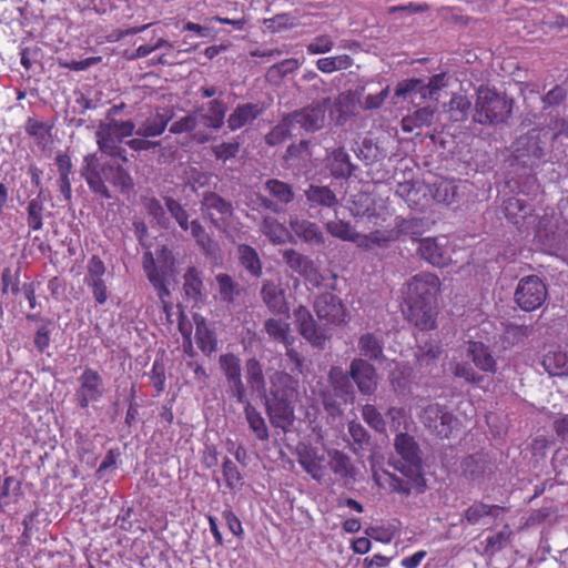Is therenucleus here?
Listing matches in <instances>:
<instances>
[{
  "mask_svg": "<svg viewBox=\"0 0 568 568\" xmlns=\"http://www.w3.org/2000/svg\"><path fill=\"white\" fill-rule=\"evenodd\" d=\"M349 376L364 395L373 394L377 388V372L364 358H354L349 365Z\"/></svg>",
  "mask_w": 568,
  "mask_h": 568,
  "instance_id": "2eb2a0df",
  "label": "nucleus"
},
{
  "mask_svg": "<svg viewBox=\"0 0 568 568\" xmlns=\"http://www.w3.org/2000/svg\"><path fill=\"white\" fill-rule=\"evenodd\" d=\"M240 142H222L220 144L212 145L211 151L216 160L226 162L235 158L240 151Z\"/></svg>",
  "mask_w": 568,
  "mask_h": 568,
  "instance_id": "bf43d9fd",
  "label": "nucleus"
},
{
  "mask_svg": "<svg viewBox=\"0 0 568 568\" xmlns=\"http://www.w3.org/2000/svg\"><path fill=\"white\" fill-rule=\"evenodd\" d=\"M351 376L339 366H332L328 372V382L338 396H346L352 392Z\"/></svg>",
  "mask_w": 568,
  "mask_h": 568,
  "instance_id": "37998d69",
  "label": "nucleus"
},
{
  "mask_svg": "<svg viewBox=\"0 0 568 568\" xmlns=\"http://www.w3.org/2000/svg\"><path fill=\"white\" fill-rule=\"evenodd\" d=\"M165 206H166L168 211L170 212V214L172 215V217L176 221L179 226L183 231H190V222L191 221H189L190 215H189L187 211L178 201H175L172 197L165 199Z\"/></svg>",
  "mask_w": 568,
  "mask_h": 568,
  "instance_id": "6e6d98bb",
  "label": "nucleus"
},
{
  "mask_svg": "<svg viewBox=\"0 0 568 568\" xmlns=\"http://www.w3.org/2000/svg\"><path fill=\"white\" fill-rule=\"evenodd\" d=\"M326 230L332 236L348 242H351L355 232V230L351 226L349 223L344 222L342 220L328 222L326 224Z\"/></svg>",
  "mask_w": 568,
  "mask_h": 568,
  "instance_id": "680f3d73",
  "label": "nucleus"
},
{
  "mask_svg": "<svg viewBox=\"0 0 568 568\" xmlns=\"http://www.w3.org/2000/svg\"><path fill=\"white\" fill-rule=\"evenodd\" d=\"M81 175L84 178L89 189L102 199L112 197L104 179L122 192H128L133 187L131 175L120 165L105 164L100 168V160L95 153L84 156Z\"/></svg>",
  "mask_w": 568,
  "mask_h": 568,
  "instance_id": "f03ea898",
  "label": "nucleus"
},
{
  "mask_svg": "<svg viewBox=\"0 0 568 568\" xmlns=\"http://www.w3.org/2000/svg\"><path fill=\"white\" fill-rule=\"evenodd\" d=\"M329 104L331 100L326 98L322 102L313 103L288 114L287 116L296 132L300 130L305 132H315L324 126L326 119L325 114Z\"/></svg>",
  "mask_w": 568,
  "mask_h": 568,
  "instance_id": "423d86ee",
  "label": "nucleus"
},
{
  "mask_svg": "<svg viewBox=\"0 0 568 568\" xmlns=\"http://www.w3.org/2000/svg\"><path fill=\"white\" fill-rule=\"evenodd\" d=\"M503 508L497 505H486L484 503H475L469 506L465 513L464 518L469 525H477L484 517L497 516V511Z\"/></svg>",
  "mask_w": 568,
  "mask_h": 568,
  "instance_id": "de8ad7c7",
  "label": "nucleus"
},
{
  "mask_svg": "<svg viewBox=\"0 0 568 568\" xmlns=\"http://www.w3.org/2000/svg\"><path fill=\"white\" fill-rule=\"evenodd\" d=\"M265 108L261 103H243L239 104L229 115L226 122L230 131H237L248 124H252L260 115L263 114Z\"/></svg>",
  "mask_w": 568,
  "mask_h": 568,
  "instance_id": "b1692460",
  "label": "nucleus"
},
{
  "mask_svg": "<svg viewBox=\"0 0 568 568\" xmlns=\"http://www.w3.org/2000/svg\"><path fill=\"white\" fill-rule=\"evenodd\" d=\"M144 270L146 272L149 281L158 290L159 298L161 300V302L163 304V310L169 317L170 310L172 308V306L165 302V297L169 296L170 292L165 285L166 273H165L164 268L158 267L154 264V261L151 260L150 262L144 263Z\"/></svg>",
  "mask_w": 568,
  "mask_h": 568,
  "instance_id": "7c9ffc66",
  "label": "nucleus"
},
{
  "mask_svg": "<svg viewBox=\"0 0 568 568\" xmlns=\"http://www.w3.org/2000/svg\"><path fill=\"white\" fill-rule=\"evenodd\" d=\"M296 134V131L286 115L282 121L275 125L265 136V141L270 145H278L285 142L288 138Z\"/></svg>",
  "mask_w": 568,
  "mask_h": 568,
  "instance_id": "49530a36",
  "label": "nucleus"
},
{
  "mask_svg": "<svg viewBox=\"0 0 568 568\" xmlns=\"http://www.w3.org/2000/svg\"><path fill=\"white\" fill-rule=\"evenodd\" d=\"M222 468L227 487L234 488L242 479L237 466L230 458H226Z\"/></svg>",
  "mask_w": 568,
  "mask_h": 568,
  "instance_id": "774afa93",
  "label": "nucleus"
},
{
  "mask_svg": "<svg viewBox=\"0 0 568 568\" xmlns=\"http://www.w3.org/2000/svg\"><path fill=\"white\" fill-rule=\"evenodd\" d=\"M264 189L272 199L258 195L257 201L262 207L272 213L283 212L285 206L294 200L292 186L283 181L270 179L264 183Z\"/></svg>",
  "mask_w": 568,
  "mask_h": 568,
  "instance_id": "1a4fd4ad",
  "label": "nucleus"
},
{
  "mask_svg": "<svg viewBox=\"0 0 568 568\" xmlns=\"http://www.w3.org/2000/svg\"><path fill=\"white\" fill-rule=\"evenodd\" d=\"M334 48V40L328 34H321L312 39L307 45L306 51L308 54H324Z\"/></svg>",
  "mask_w": 568,
  "mask_h": 568,
  "instance_id": "052dcab7",
  "label": "nucleus"
},
{
  "mask_svg": "<svg viewBox=\"0 0 568 568\" xmlns=\"http://www.w3.org/2000/svg\"><path fill=\"white\" fill-rule=\"evenodd\" d=\"M388 425L392 432H396L399 434L400 432H406L408 429L409 420L406 415V412L403 408L392 407L387 413Z\"/></svg>",
  "mask_w": 568,
  "mask_h": 568,
  "instance_id": "13d9d810",
  "label": "nucleus"
},
{
  "mask_svg": "<svg viewBox=\"0 0 568 568\" xmlns=\"http://www.w3.org/2000/svg\"><path fill=\"white\" fill-rule=\"evenodd\" d=\"M50 200V194L44 189H40L37 196L31 199L27 205V223L32 231H40L43 227V220L51 213L45 209V202Z\"/></svg>",
  "mask_w": 568,
  "mask_h": 568,
  "instance_id": "a878e982",
  "label": "nucleus"
},
{
  "mask_svg": "<svg viewBox=\"0 0 568 568\" xmlns=\"http://www.w3.org/2000/svg\"><path fill=\"white\" fill-rule=\"evenodd\" d=\"M244 414L250 429L254 433L258 440H267L270 437L265 419L261 413L245 398Z\"/></svg>",
  "mask_w": 568,
  "mask_h": 568,
  "instance_id": "4c0bfd02",
  "label": "nucleus"
},
{
  "mask_svg": "<svg viewBox=\"0 0 568 568\" xmlns=\"http://www.w3.org/2000/svg\"><path fill=\"white\" fill-rule=\"evenodd\" d=\"M134 123L131 121H116L114 119L101 123L95 133L100 151H111L113 145H121L124 138L132 135Z\"/></svg>",
  "mask_w": 568,
  "mask_h": 568,
  "instance_id": "6e6552de",
  "label": "nucleus"
},
{
  "mask_svg": "<svg viewBox=\"0 0 568 568\" xmlns=\"http://www.w3.org/2000/svg\"><path fill=\"white\" fill-rule=\"evenodd\" d=\"M447 85V79L445 73H438L433 75L428 83L425 84L419 79H410L399 83L395 90L397 97H407L419 94L422 98L434 99L435 94Z\"/></svg>",
  "mask_w": 568,
  "mask_h": 568,
  "instance_id": "ddd939ff",
  "label": "nucleus"
},
{
  "mask_svg": "<svg viewBox=\"0 0 568 568\" xmlns=\"http://www.w3.org/2000/svg\"><path fill=\"white\" fill-rule=\"evenodd\" d=\"M271 398L295 400L298 395V381L287 373L275 372L270 377Z\"/></svg>",
  "mask_w": 568,
  "mask_h": 568,
  "instance_id": "4be33fe9",
  "label": "nucleus"
},
{
  "mask_svg": "<svg viewBox=\"0 0 568 568\" xmlns=\"http://www.w3.org/2000/svg\"><path fill=\"white\" fill-rule=\"evenodd\" d=\"M327 169L334 178H348L353 172V164L343 148L334 150L327 156Z\"/></svg>",
  "mask_w": 568,
  "mask_h": 568,
  "instance_id": "f704fd0d",
  "label": "nucleus"
},
{
  "mask_svg": "<svg viewBox=\"0 0 568 568\" xmlns=\"http://www.w3.org/2000/svg\"><path fill=\"white\" fill-rule=\"evenodd\" d=\"M328 466L331 470L339 478L351 477L353 474V466L347 455L339 450L328 452Z\"/></svg>",
  "mask_w": 568,
  "mask_h": 568,
  "instance_id": "c03bdc74",
  "label": "nucleus"
},
{
  "mask_svg": "<svg viewBox=\"0 0 568 568\" xmlns=\"http://www.w3.org/2000/svg\"><path fill=\"white\" fill-rule=\"evenodd\" d=\"M453 374L455 377L463 378L470 384H479L484 379L468 363H455Z\"/></svg>",
  "mask_w": 568,
  "mask_h": 568,
  "instance_id": "338daca9",
  "label": "nucleus"
},
{
  "mask_svg": "<svg viewBox=\"0 0 568 568\" xmlns=\"http://www.w3.org/2000/svg\"><path fill=\"white\" fill-rule=\"evenodd\" d=\"M104 393L103 381L98 372L85 368L79 377V388L75 396L81 408H87L91 402H98Z\"/></svg>",
  "mask_w": 568,
  "mask_h": 568,
  "instance_id": "4468645a",
  "label": "nucleus"
},
{
  "mask_svg": "<svg viewBox=\"0 0 568 568\" xmlns=\"http://www.w3.org/2000/svg\"><path fill=\"white\" fill-rule=\"evenodd\" d=\"M283 261L294 272L301 276L307 274L312 270L313 261L293 248H286L282 251Z\"/></svg>",
  "mask_w": 568,
  "mask_h": 568,
  "instance_id": "79ce46f5",
  "label": "nucleus"
},
{
  "mask_svg": "<svg viewBox=\"0 0 568 568\" xmlns=\"http://www.w3.org/2000/svg\"><path fill=\"white\" fill-rule=\"evenodd\" d=\"M174 111L170 108H158L154 112L140 123L135 133L144 138H154L161 135L169 122L173 119Z\"/></svg>",
  "mask_w": 568,
  "mask_h": 568,
  "instance_id": "6ab92c4d",
  "label": "nucleus"
},
{
  "mask_svg": "<svg viewBox=\"0 0 568 568\" xmlns=\"http://www.w3.org/2000/svg\"><path fill=\"white\" fill-rule=\"evenodd\" d=\"M219 364L229 384L230 394L237 403H245L246 388L242 381L241 359L227 353L220 356Z\"/></svg>",
  "mask_w": 568,
  "mask_h": 568,
  "instance_id": "9b49d317",
  "label": "nucleus"
},
{
  "mask_svg": "<svg viewBox=\"0 0 568 568\" xmlns=\"http://www.w3.org/2000/svg\"><path fill=\"white\" fill-rule=\"evenodd\" d=\"M104 274V263L98 256H92L88 262V274L84 282L92 288L93 296L99 304H103L108 300V290L103 281Z\"/></svg>",
  "mask_w": 568,
  "mask_h": 568,
  "instance_id": "aec40b11",
  "label": "nucleus"
},
{
  "mask_svg": "<svg viewBox=\"0 0 568 568\" xmlns=\"http://www.w3.org/2000/svg\"><path fill=\"white\" fill-rule=\"evenodd\" d=\"M363 419L375 430L384 432L385 430V420L382 414L376 409L373 405H365L362 409Z\"/></svg>",
  "mask_w": 568,
  "mask_h": 568,
  "instance_id": "69168bd1",
  "label": "nucleus"
},
{
  "mask_svg": "<svg viewBox=\"0 0 568 568\" xmlns=\"http://www.w3.org/2000/svg\"><path fill=\"white\" fill-rule=\"evenodd\" d=\"M457 185L454 181L440 180L435 182L432 187H428L433 199L438 203L452 204L457 196Z\"/></svg>",
  "mask_w": 568,
  "mask_h": 568,
  "instance_id": "a19ab883",
  "label": "nucleus"
},
{
  "mask_svg": "<svg viewBox=\"0 0 568 568\" xmlns=\"http://www.w3.org/2000/svg\"><path fill=\"white\" fill-rule=\"evenodd\" d=\"M294 400L271 398L266 403V412L274 427L286 429L294 422Z\"/></svg>",
  "mask_w": 568,
  "mask_h": 568,
  "instance_id": "5701e85b",
  "label": "nucleus"
},
{
  "mask_svg": "<svg viewBox=\"0 0 568 568\" xmlns=\"http://www.w3.org/2000/svg\"><path fill=\"white\" fill-rule=\"evenodd\" d=\"M394 447L397 455L400 457V459L392 463L394 468L408 478H414L419 475L422 457L419 446L415 438L406 432H400L395 436Z\"/></svg>",
  "mask_w": 568,
  "mask_h": 568,
  "instance_id": "20e7f679",
  "label": "nucleus"
},
{
  "mask_svg": "<svg viewBox=\"0 0 568 568\" xmlns=\"http://www.w3.org/2000/svg\"><path fill=\"white\" fill-rule=\"evenodd\" d=\"M195 341L199 348L205 354H211L216 351V338L206 327L203 320L201 322L196 321Z\"/></svg>",
  "mask_w": 568,
  "mask_h": 568,
  "instance_id": "603ef678",
  "label": "nucleus"
},
{
  "mask_svg": "<svg viewBox=\"0 0 568 568\" xmlns=\"http://www.w3.org/2000/svg\"><path fill=\"white\" fill-rule=\"evenodd\" d=\"M353 59L348 54L321 58L316 61V68L323 73H332L348 69Z\"/></svg>",
  "mask_w": 568,
  "mask_h": 568,
  "instance_id": "3c124183",
  "label": "nucleus"
},
{
  "mask_svg": "<svg viewBox=\"0 0 568 568\" xmlns=\"http://www.w3.org/2000/svg\"><path fill=\"white\" fill-rule=\"evenodd\" d=\"M215 280L219 285L221 300L227 303L233 302L239 293L237 284L227 274H217Z\"/></svg>",
  "mask_w": 568,
  "mask_h": 568,
  "instance_id": "5fc2aeb1",
  "label": "nucleus"
},
{
  "mask_svg": "<svg viewBox=\"0 0 568 568\" xmlns=\"http://www.w3.org/2000/svg\"><path fill=\"white\" fill-rule=\"evenodd\" d=\"M296 453L297 462L303 469L316 481H322L326 460L324 454L308 445L298 446Z\"/></svg>",
  "mask_w": 568,
  "mask_h": 568,
  "instance_id": "f3484780",
  "label": "nucleus"
},
{
  "mask_svg": "<svg viewBox=\"0 0 568 568\" xmlns=\"http://www.w3.org/2000/svg\"><path fill=\"white\" fill-rule=\"evenodd\" d=\"M357 156L366 164L375 163L385 158V153L372 141H364L358 149Z\"/></svg>",
  "mask_w": 568,
  "mask_h": 568,
  "instance_id": "e2e57ef3",
  "label": "nucleus"
},
{
  "mask_svg": "<svg viewBox=\"0 0 568 568\" xmlns=\"http://www.w3.org/2000/svg\"><path fill=\"white\" fill-rule=\"evenodd\" d=\"M420 423L440 438H448L457 424L456 418L439 404H429L419 415Z\"/></svg>",
  "mask_w": 568,
  "mask_h": 568,
  "instance_id": "0eeeda50",
  "label": "nucleus"
},
{
  "mask_svg": "<svg viewBox=\"0 0 568 568\" xmlns=\"http://www.w3.org/2000/svg\"><path fill=\"white\" fill-rule=\"evenodd\" d=\"M446 237H425L419 241L418 254L434 266L443 267L450 257L446 248Z\"/></svg>",
  "mask_w": 568,
  "mask_h": 568,
  "instance_id": "dca6fc26",
  "label": "nucleus"
},
{
  "mask_svg": "<svg viewBox=\"0 0 568 568\" xmlns=\"http://www.w3.org/2000/svg\"><path fill=\"white\" fill-rule=\"evenodd\" d=\"M264 329L268 337L275 342L282 343L285 347L293 345L295 337L290 334V324L280 318H268L264 323Z\"/></svg>",
  "mask_w": 568,
  "mask_h": 568,
  "instance_id": "c9c22d12",
  "label": "nucleus"
},
{
  "mask_svg": "<svg viewBox=\"0 0 568 568\" xmlns=\"http://www.w3.org/2000/svg\"><path fill=\"white\" fill-rule=\"evenodd\" d=\"M185 295L197 302L202 297L203 282L200 272L191 267L184 274V284H183Z\"/></svg>",
  "mask_w": 568,
  "mask_h": 568,
  "instance_id": "09e8293b",
  "label": "nucleus"
},
{
  "mask_svg": "<svg viewBox=\"0 0 568 568\" xmlns=\"http://www.w3.org/2000/svg\"><path fill=\"white\" fill-rule=\"evenodd\" d=\"M427 190L428 186L423 183L408 181L399 183L395 194L403 199L409 207L422 211L429 204Z\"/></svg>",
  "mask_w": 568,
  "mask_h": 568,
  "instance_id": "412c9836",
  "label": "nucleus"
},
{
  "mask_svg": "<svg viewBox=\"0 0 568 568\" xmlns=\"http://www.w3.org/2000/svg\"><path fill=\"white\" fill-rule=\"evenodd\" d=\"M310 207H335L338 203L336 194L328 186L310 185L305 191Z\"/></svg>",
  "mask_w": 568,
  "mask_h": 568,
  "instance_id": "473e14b6",
  "label": "nucleus"
},
{
  "mask_svg": "<svg viewBox=\"0 0 568 568\" xmlns=\"http://www.w3.org/2000/svg\"><path fill=\"white\" fill-rule=\"evenodd\" d=\"M547 295L544 282L536 275H529L519 281L515 291V302L521 310L530 312L539 308Z\"/></svg>",
  "mask_w": 568,
  "mask_h": 568,
  "instance_id": "39448f33",
  "label": "nucleus"
},
{
  "mask_svg": "<svg viewBox=\"0 0 568 568\" xmlns=\"http://www.w3.org/2000/svg\"><path fill=\"white\" fill-rule=\"evenodd\" d=\"M542 366L550 375H568V345L549 349L544 355Z\"/></svg>",
  "mask_w": 568,
  "mask_h": 568,
  "instance_id": "cd10ccee",
  "label": "nucleus"
},
{
  "mask_svg": "<svg viewBox=\"0 0 568 568\" xmlns=\"http://www.w3.org/2000/svg\"><path fill=\"white\" fill-rule=\"evenodd\" d=\"M359 354L371 361L383 357V342L373 333H365L358 338Z\"/></svg>",
  "mask_w": 568,
  "mask_h": 568,
  "instance_id": "58836bf2",
  "label": "nucleus"
},
{
  "mask_svg": "<svg viewBox=\"0 0 568 568\" xmlns=\"http://www.w3.org/2000/svg\"><path fill=\"white\" fill-rule=\"evenodd\" d=\"M245 377L246 382L253 390H264L265 379L263 374V367L261 363L252 357L245 363Z\"/></svg>",
  "mask_w": 568,
  "mask_h": 568,
  "instance_id": "8fccbe9b",
  "label": "nucleus"
},
{
  "mask_svg": "<svg viewBox=\"0 0 568 568\" xmlns=\"http://www.w3.org/2000/svg\"><path fill=\"white\" fill-rule=\"evenodd\" d=\"M442 354L440 345L435 341L425 342L418 345L415 351L416 363L419 368L432 372L436 366V361Z\"/></svg>",
  "mask_w": 568,
  "mask_h": 568,
  "instance_id": "72a5a7b5",
  "label": "nucleus"
},
{
  "mask_svg": "<svg viewBox=\"0 0 568 568\" xmlns=\"http://www.w3.org/2000/svg\"><path fill=\"white\" fill-rule=\"evenodd\" d=\"M226 111L225 102L214 99L202 105L196 112L202 113V120L207 128L219 130L224 124Z\"/></svg>",
  "mask_w": 568,
  "mask_h": 568,
  "instance_id": "c85d7f7f",
  "label": "nucleus"
},
{
  "mask_svg": "<svg viewBox=\"0 0 568 568\" xmlns=\"http://www.w3.org/2000/svg\"><path fill=\"white\" fill-rule=\"evenodd\" d=\"M237 254L241 265L255 277L262 274V263L257 252L250 245L241 244L237 247Z\"/></svg>",
  "mask_w": 568,
  "mask_h": 568,
  "instance_id": "ea45409f",
  "label": "nucleus"
},
{
  "mask_svg": "<svg viewBox=\"0 0 568 568\" xmlns=\"http://www.w3.org/2000/svg\"><path fill=\"white\" fill-rule=\"evenodd\" d=\"M199 122L197 112H192L186 114L185 116L176 120L170 126V132L173 134H182L192 132Z\"/></svg>",
  "mask_w": 568,
  "mask_h": 568,
  "instance_id": "0e129e2a",
  "label": "nucleus"
},
{
  "mask_svg": "<svg viewBox=\"0 0 568 568\" xmlns=\"http://www.w3.org/2000/svg\"><path fill=\"white\" fill-rule=\"evenodd\" d=\"M314 311L320 321L327 326H338L346 323V307L336 295L332 293L321 294L314 303Z\"/></svg>",
  "mask_w": 568,
  "mask_h": 568,
  "instance_id": "9d476101",
  "label": "nucleus"
},
{
  "mask_svg": "<svg viewBox=\"0 0 568 568\" xmlns=\"http://www.w3.org/2000/svg\"><path fill=\"white\" fill-rule=\"evenodd\" d=\"M201 210L217 229H222L233 215L232 203L214 192L204 193Z\"/></svg>",
  "mask_w": 568,
  "mask_h": 568,
  "instance_id": "f8f14e48",
  "label": "nucleus"
},
{
  "mask_svg": "<svg viewBox=\"0 0 568 568\" xmlns=\"http://www.w3.org/2000/svg\"><path fill=\"white\" fill-rule=\"evenodd\" d=\"M470 106L471 102L466 95L454 94L445 105V111L449 113L450 120L458 122L467 119Z\"/></svg>",
  "mask_w": 568,
  "mask_h": 568,
  "instance_id": "a18cd8bd",
  "label": "nucleus"
},
{
  "mask_svg": "<svg viewBox=\"0 0 568 568\" xmlns=\"http://www.w3.org/2000/svg\"><path fill=\"white\" fill-rule=\"evenodd\" d=\"M539 241L545 250L550 254H557L567 246V232L565 230L554 231L551 229L539 230L537 233Z\"/></svg>",
  "mask_w": 568,
  "mask_h": 568,
  "instance_id": "e433bc0d",
  "label": "nucleus"
},
{
  "mask_svg": "<svg viewBox=\"0 0 568 568\" xmlns=\"http://www.w3.org/2000/svg\"><path fill=\"white\" fill-rule=\"evenodd\" d=\"M260 231L275 245L285 244L291 239L287 227L271 215L263 217Z\"/></svg>",
  "mask_w": 568,
  "mask_h": 568,
  "instance_id": "2f4dec72",
  "label": "nucleus"
},
{
  "mask_svg": "<svg viewBox=\"0 0 568 568\" xmlns=\"http://www.w3.org/2000/svg\"><path fill=\"white\" fill-rule=\"evenodd\" d=\"M467 355L478 369L489 374L496 373L497 362L489 347L481 342H469Z\"/></svg>",
  "mask_w": 568,
  "mask_h": 568,
  "instance_id": "bb28decb",
  "label": "nucleus"
},
{
  "mask_svg": "<svg viewBox=\"0 0 568 568\" xmlns=\"http://www.w3.org/2000/svg\"><path fill=\"white\" fill-rule=\"evenodd\" d=\"M375 478L379 486L387 485L388 488L394 493H399L406 496L410 493V487L407 481H404L403 479L388 471H384L383 476L376 475Z\"/></svg>",
  "mask_w": 568,
  "mask_h": 568,
  "instance_id": "4d7b16f0",
  "label": "nucleus"
},
{
  "mask_svg": "<svg viewBox=\"0 0 568 568\" xmlns=\"http://www.w3.org/2000/svg\"><path fill=\"white\" fill-rule=\"evenodd\" d=\"M440 288L439 278L423 272L413 276L404 286V302L407 306V318L422 329H430L435 325V297Z\"/></svg>",
  "mask_w": 568,
  "mask_h": 568,
  "instance_id": "f257e3e1",
  "label": "nucleus"
},
{
  "mask_svg": "<svg viewBox=\"0 0 568 568\" xmlns=\"http://www.w3.org/2000/svg\"><path fill=\"white\" fill-rule=\"evenodd\" d=\"M290 227L292 229L296 236H298L306 243L317 245L324 243L323 233L321 229L317 226V224L314 222L307 220H300L297 217H291Z\"/></svg>",
  "mask_w": 568,
  "mask_h": 568,
  "instance_id": "c756f323",
  "label": "nucleus"
},
{
  "mask_svg": "<svg viewBox=\"0 0 568 568\" xmlns=\"http://www.w3.org/2000/svg\"><path fill=\"white\" fill-rule=\"evenodd\" d=\"M511 113V102L488 85L476 91L474 121L491 125L504 122Z\"/></svg>",
  "mask_w": 568,
  "mask_h": 568,
  "instance_id": "7ed1b4c3",
  "label": "nucleus"
},
{
  "mask_svg": "<svg viewBox=\"0 0 568 568\" xmlns=\"http://www.w3.org/2000/svg\"><path fill=\"white\" fill-rule=\"evenodd\" d=\"M513 532L508 526H505L497 534L486 538L485 551L489 555H494L505 548L511 537Z\"/></svg>",
  "mask_w": 568,
  "mask_h": 568,
  "instance_id": "864d4df0",
  "label": "nucleus"
},
{
  "mask_svg": "<svg viewBox=\"0 0 568 568\" xmlns=\"http://www.w3.org/2000/svg\"><path fill=\"white\" fill-rule=\"evenodd\" d=\"M296 323L301 335L307 339L312 345L323 348L328 336L316 326V323L310 311L300 306L295 313Z\"/></svg>",
  "mask_w": 568,
  "mask_h": 568,
  "instance_id": "a211bd4d",
  "label": "nucleus"
},
{
  "mask_svg": "<svg viewBox=\"0 0 568 568\" xmlns=\"http://www.w3.org/2000/svg\"><path fill=\"white\" fill-rule=\"evenodd\" d=\"M261 296L270 311L277 314H287L290 311L285 298V291L280 283L264 281L261 288Z\"/></svg>",
  "mask_w": 568,
  "mask_h": 568,
  "instance_id": "393cba45",
  "label": "nucleus"
}]
</instances>
